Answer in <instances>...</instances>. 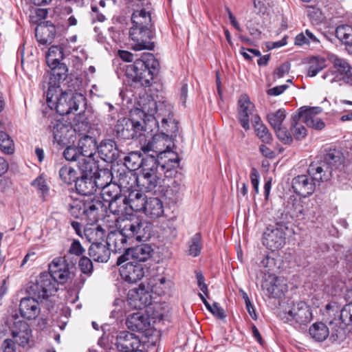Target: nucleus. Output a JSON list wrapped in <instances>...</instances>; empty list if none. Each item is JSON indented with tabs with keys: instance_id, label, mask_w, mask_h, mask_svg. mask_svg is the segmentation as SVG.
<instances>
[{
	"instance_id": "1",
	"label": "nucleus",
	"mask_w": 352,
	"mask_h": 352,
	"mask_svg": "<svg viewBox=\"0 0 352 352\" xmlns=\"http://www.w3.org/2000/svg\"><path fill=\"white\" fill-rule=\"evenodd\" d=\"M157 157L148 155L145 157V164L141 173L137 177L139 186L147 192L157 191L162 186V175L169 177L168 173L179 166V158L176 153L162 149L155 151Z\"/></svg>"
},
{
	"instance_id": "2",
	"label": "nucleus",
	"mask_w": 352,
	"mask_h": 352,
	"mask_svg": "<svg viewBox=\"0 0 352 352\" xmlns=\"http://www.w3.org/2000/svg\"><path fill=\"white\" fill-rule=\"evenodd\" d=\"M160 71V63L151 53H144L133 64L126 65V76L135 83L148 87Z\"/></svg>"
},
{
	"instance_id": "3",
	"label": "nucleus",
	"mask_w": 352,
	"mask_h": 352,
	"mask_svg": "<svg viewBox=\"0 0 352 352\" xmlns=\"http://www.w3.org/2000/svg\"><path fill=\"white\" fill-rule=\"evenodd\" d=\"M116 221L119 230L129 240L146 241L151 236V225L137 214H129Z\"/></svg>"
},
{
	"instance_id": "4",
	"label": "nucleus",
	"mask_w": 352,
	"mask_h": 352,
	"mask_svg": "<svg viewBox=\"0 0 352 352\" xmlns=\"http://www.w3.org/2000/svg\"><path fill=\"white\" fill-rule=\"evenodd\" d=\"M343 162L344 158L340 151L330 149L322 161L311 163L307 172L316 181H327L331 177L333 170L338 168Z\"/></svg>"
},
{
	"instance_id": "5",
	"label": "nucleus",
	"mask_w": 352,
	"mask_h": 352,
	"mask_svg": "<svg viewBox=\"0 0 352 352\" xmlns=\"http://www.w3.org/2000/svg\"><path fill=\"white\" fill-rule=\"evenodd\" d=\"M62 90L59 88L57 92H54L52 97L49 99L46 96L47 105L51 109H56L60 115H68L78 109L79 104L85 100L84 96L72 90L62 91L59 96L58 93Z\"/></svg>"
},
{
	"instance_id": "6",
	"label": "nucleus",
	"mask_w": 352,
	"mask_h": 352,
	"mask_svg": "<svg viewBox=\"0 0 352 352\" xmlns=\"http://www.w3.org/2000/svg\"><path fill=\"white\" fill-rule=\"evenodd\" d=\"M51 69L50 74L45 75L41 83V87L47 97L50 99L54 92L59 90L61 81L66 79L68 69L65 64L60 62L54 63L53 65L47 64Z\"/></svg>"
},
{
	"instance_id": "7",
	"label": "nucleus",
	"mask_w": 352,
	"mask_h": 352,
	"mask_svg": "<svg viewBox=\"0 0 352 352\" xmlns=\"http://www.w3.org/2000/svg\"><path fill=\"white\" fill-rule=\"evenodd\" d=\"M282 320L295 328L306 325L312 320L311 307L304 301L295 302L290 309L284 313Z\"/></svg>"
},
{
	"instance_id": "8",
	"label": "nucleus",
	"mask_w": 352,
	"mask_h": 352,
	"mask_svg": "<svg viewBox=\"0 0 352 352\" xmlns=\"http://www.w3.org/2000/svg\"><path fill=\"white\" fill-rule=\"evenodd\" d=\"M58 289V285L47 272L40 274L34 283H32L28 288L30 296L38 300H45L54 294Z\"/></svg>"
},
{
	"instance_id": "9",
	"label": "nucleus",
	"mask_w": 352,
	"mask_h": 352,
	"mask_svg": "<svg viewBox=\"0 0 352 352\" xmlns=\"http://www.w3.org/2000/svg\"><path fill=\"white\" fill-rule=\"evenodd\" d=\"M155 28H131L129 36L135 42L131 49L135 51L153 50L155 43L153 41V39L155 37Z\"/></svg>"
},
{
	"instance_id": "10",
	"label": "nucleus",
	"mask_w": 352,
	"mask_h": 352,
	"mask_svg": "<svg viewBox=\"0 0 352 352\" xmlns=\"http://www.w3.org/2000/svg\"><path fill=\"white\" fill-rule=\"evenodd\" d=\"M141 122L133 118H123L117 121L114 132L121 140L138 139L142 136Z\"/></svg>"
},
{
	"instance_id": "11",
	"label": "nucleus",
	"mask_w": 352,
	"mask_h": 352,
	"mask_svg": "<svg viewBox=\"0 0 352 352\" xmlns=\"http://www.w3.org/2000/svg\"><path fill=\"white\" fill-rule=\"evenodd\" d=\"M178 131V122L173 116L163 118L161 121L160 135L154 136V142H158V144L161 142H165L163 143V146H166V149L162 148V151L171 152V144L173 143L174 138L177 137Z\"/></svg>"
},
{
	"instance_id": "12",
	"label": "nucleus",
	"mask_w": 352,
	"mask_h": 352,
	"mask_svg": "<svg viewBox=\"0 0 352 352\" xmlns=\"http://www.w3.org/2000/svg\"><path fill=\"white\" fill-rule=\"evenodd\" d=\"M74 265L69 263L65 257H56L49 264L47 272L56 281V283L64 284L71 278Z\"/></svg>"
},
{
	"instance_id": "13",
	"label": "nucleus",
	"mask_w": 352,
	"mask_h": 352,
	"mask_svg": "<svg viewBox=\"0 0 352 352\" xmlns=\"http://www.w3.org/2000/svg\"><path fill=\"white\" fill-rule=\"evenodd\" d=\"M142 119L141 125L142 127V136H147L150 135L153 138V141L148 142L147 145L144 146L143 150L144 151L160 150L158 148V142H154V136L160 135V125L159 124V119L155 115H142Z\"/></svg>"
},
{
	"instance_id": "14",
	"label": "nucleus",
	"mask_w": 352,
	"mask_h": 352,
	"mask_svg": "<svg viewBox=\"0 0 352 352\" xmlns=\"http://www.w3.org/2000/svg\"><path fill=\"white\" fill-rule=\"evenodd\" d=\"M151 302L152 297L149 290L142 284L128 292L127 304L131 309L142 310L151 305Z\"/></svg>"
},
{
	"instance_id": "15",
	"label": "nucleus",
	"mask_w": 352,
	"mask_h": 352,
	"mask_svg": "<svg viewBox=\"0 0 352 352\" xmlns=\"http://www.w3.org/2000/svg\"><path fill=\"white\" fill-rule=\"evenodd\" d=\"M153 252V249L151 245L142 243L129 248L124 254L118 258L117 265H120L122 263L129 261V258L136 263H141L145 262L151 257Z\"/></svg>"
},
{
	"instance_id": "16",
	"label": "nucleus",
	"mask_w": 352,
	"mask_h": 352,
	"mask_svg": "<svg viewBox=\"0 0 352 352\" xmlns=\"http://www.w3.org/2000/svg\"><path fill=\"white\" fill-rule=\"evenodd\" d=\"M321 112L322 108L319 107H302L298 109V114L296 116L300 122L305 123L307 126L317 130H321L325 126L324 122L317 117Z\"/></svg>"
},
{
	"instance_id": "17",
	"label": "nucleus",
	"mask_w": 352,
	"mask_h": 352,
	"mask_svg": "<svg viewBox=\"0 0 352 352\" xmlns=\"http://www.w3.org/2000/svg\"><path fill=\"white\" fill-rule=\"evenodd\" d=\"M285 235L282 226H269L263 233V244L273 252L283 247L285 243Z\"/></svg>"
},
{
	"instance_id": "18",
	"label": "nucleus",
	"mask_w": 352,
	"mask_h": 352,
	"mask_svg": "<svg viewBox=\"0 0 352 352\" xmlns=\"http://www.w3.org/2000/svg\"><path fill=\"white\" fill-rule=\"evenodd\" d=\"M107 212V206L100 197H94L85 199L84 217L87 218L90 223L98 221Z\"/></svg>"
},
{
	"instance_id": "19",
	"label": "nucleus",
	"mask_w": 352,
	"mask_h": 352,
	"mask_svg": "<svg viewBox=\"0 0 352 352\" xmlns=\"http://www.w3.org/2000/svg\"><path fill=\"white\" fill-rule=\"evenodd\" d=\"M120 274L122 278L129 283H135L145 274V267L142 263L129 261L120 265Z\"/></svg>"
},
{
	"instance_id": "20",
	"label": "nucleus",
	"mask_w": 352,
	"mask_h": 352,
	"mask_svg": "<svg viewBox=\"0 0 352 352\" xmlns=\"http://www.w3.org/2000/svg\"><path fill=\"white\" fill-rule=\"evenodd\" d=\"M254 104L250 101L247 94H242L238 100V119L242 127L248 131L250 129V117L252 120L254 113Z\"/></svg>"
},
{
	"instance_id": "21",
	"label": "nucleus",
	"mask_w": 352,
	"mask_h": 352,
	"mask_svg": "<svg viewBox=\"0 0 352 352\" xmlns=\"http://www.w3.org/2000/svg\"><path fill=\"white\" fill-rule=\"evenodd\" d=\"M315 182H319L309 174L298 175L292 179V188L296 194L307 197L314 193L316 189Z\"/></svg>"
},
{
	"instance_id": "22",
	"label": "nucleus",
	"mask_w": 352,
	"mask_h": 352,
	"mask_svg": "<svg viewBox=\"0 0 352 352\" xmlns=\"http://www.w3.org/2000/svg\"><path fill=\"white\" fill-rule=\"evenodd\" d=\"M10 331L14 342L19 346H24L28 344L32 331L26 322L15 319L10 324Z\"/></svg>"
},
{
	"instance_id": "23",
	"label": "nucleus",
	"mask_w": 352,
	"mask_h": 352,
	"mask_svg": "<svg viewBox=\"0 0 352 352\" xmlns=\"http://www.w3.org/2000/svg\"><path fill=\"white\" fill-rule=\"evenodd\" d=\"M116 345L122 352H143L139 349L140 340L138 336L129 331H121L117 336Z\"/></svg>"
},
{
	"instance_id": "24",
	"label": "nucleus",
	"mask_w": 352,
	"mask_h": 352,
	"mask_svg": "<svg viewBox=\"0 0 352 352\" xmlns=\"http://www.w3.org/2000/svg\"><path fill=\"white\" fill-rule=\"evenodd\" d=\"M49 129L52 132L54 141L58 144H65L70 142L72 136V125L60 120H55L51 122Z\"/></svg>"
},
{
	"instance_id": "25",
	"label": "nucleus",
	"mask_w": 352,
	"mask_h": 352,
	"mask_svg": "<svg viewBox=\"0 0 352 352\" xmlns=\"http://www.w3.org/2000/svg\"><path fill=\"white\" fill-rule=\"evenodd\" d=\"M38 300L31 297L23 298L19 303V313L21 316L26 320L36 319L41 312Z\"/></svg>"
},
{
	"instance_id": "26",
	"label": "nucleus",
	"mask_w": 352,
	"mask_h": 352,
	"mask_svg": "<svg viewBox=\"0 0 352 352\" xmlns=\"http://www.w3.org/2000/svg\"><path fill=\"white\" fill-rule=\"evenodd\" d=\"M100 186H102L100 176L95 179L92 176L82 175L75 182L76 191L84 196L91 195Z\"/></svg>"
},
{
	"instance_id": "27",
	"label": "nucleus",
	"mask_w": 352,
	"mask_h": 352,
	"mask_svg": "<svg viewBox=\"0 0 352 352\" xmlns=\"http://www.w3.org/2000/svg\"><path fill=\"white\" fill-rule=\"evenodd\" d=\"M97 152L100 158L108 163H113L120 156V151L115 141L112 140H102L97 147Z\"/></svg>"
},
{
	"instance_id": "28",
	"label": "nucleus",
	"mask_w": 352,
	"mask_h": 352,
	"mask_svg": "<svg viewBox=\"0 0 352 352\" xmlns=\"http://www.w3.org/2000/svg\"><path fill=\"white\" fill-rule=\"evenodd\" d=\"M262 288L266 291V294L272 298H280L287 290L285 284H281L279 278L269 274L262 283Z\"/></svg>"
},
{
	"instance_id": "29",
	"label": "nucleus",
	"mask_w": 352,
	"mask_h": 352,
	"mask_svg": "<svg viewBox=\"0 0 352 352\" xmlns=\"http://www.w3.org/2000/svg\"><path fill=\"white\" fill-rule=\"evenodd\" d=\"M127 327L133 331L143 332L150 326V319L148 315L141 310L130 314L126 320Z\"/></svg>"
},
{
	"instance_id": "30",
	"label": "nucleus",
	"mask_w": 352,
	"mask_h": 352,
	"mask_svg": "<svg viewBox=\"0 0 352 352\" xmlns=\"http://www.w3.org/2000/svg\"><path fill=\"white\" fill-rule=\"evenodd\" d=\"M129 240L119 230L116 232H111L107 238V245L109 246L110 251L115 253L126 252L129 250L127 247V241Z\"/></svg>"
},
{
	"instance_id": "31",
	"label": "nucleus",
	"mask_w": 352,
	"mask_h": 352,
	"mask_svg": "<svg viewBox=\"0 0 352 352\" xmlns=\"http://www.w3.org/2000/svg\"><path fill=\"white\" fill-rule=\"evenodd\" d=\"M327 59L333 64V69L342 80L352 79V67L346 60L331 53L327 54Z\"/></svg>"
},
{
	"instance_id": "32",
	"label": "nucleus",
	"mask_w": 352,
	"mask_h": 352,
	"mask_svg": "<svg viewBox=\"0 0 352 352\" xmlns=\"http://www.w3.org/2000/svg\"><path fill=\"white\" fill-rule=\"evenodd\" d=\"M55 26L48 21L39 25L35 30V36L37 41L41 45L51 44L56 35Z\"/></svg>"
},
{
	"instance_id": "33",
	"label": "nucleus",
	"mask_w": 352,
	"mask_h": 352,
	"mask_svg": "<svg viewBox=\"0 0 352 352\" xmlns=\"http://www.w3.org/2000/svg\"><path fill=\"white\" fill-rule=\"evenodd\" d=\"M143 211L148 218L158 219L162 217L164 212L163 202L157 197H148L146 199Z\"/></svg>"
},
{
	"instance_id": "34",
	"label": "nucleus",
	"mask_w": 352,
	"mask_h": 352,
	"mask_svg": "<svg viewBox=\"0 0 352 352\" xmlns=\"http://www.w3.org/2000/svg\"><path fill=\"white\" fill-rule=\"evenodd\" d=\"M89 255L96 262L106 263L109 259L111 252L107 243L94 241L89 248Z\"/></svg>"
},
{
	"instance_id": "35",
	"label": "nucleus",
	"mask_w": 352,
	"mask_h": 352,
	"mask_svg": "<svg viewBox=\"0 0 352 352\" xmlns=\"http://www.w3.org/2000/svg\"><path fill=\"white\" fill-rule=\"evenodd\" d=\"M126 193L129 208L135 212L143 210L148 197L137 189L131 190L129 188Z\"/></svg>"
},
{
	"instance_id": "36",
	"label": "nucleus",
	"mask_w": 352,
	"mask_h": 352,
	"mask_svg": "<svg viewBox=\"0 0 352 352\" xmlns=\"http://www.w3.org/2000/svg\"><path fill=\"white\" fill-rule=\"evenodd\" d=\"M123 179H120V185H118L113 182L106 183L103 184L102 183V186H99L100 189V195L101 198L103 199V202L108 205V204L113 199L118 197L122 194L121 185L123 184L122 180Z\"/></svg>"
},
{
	"instance_id": "37",
	"label": "nucleus",
	"mask_w": 352,
	"mask_h": 352,
	"mask_svg": "<svg viewBox=\"0 0 352 352\" xmlns=\"http://www.w3.org/2000/svg\"><path fill=\"white\" fill-rule=\"evenodd\" d=\"M78 148L81 154L84 157H94L97 152V142L95 138L84 135L78 142Z\"/></svg>"
},
{
	"instance_id": "38",
	"label": "nucleus",
	"mask_w": 352,
	"mask_h": 352,
	"mask_svg": "<svg viewBox=\"0 0 352 352\" xmlns=\"http://www.w3.org/2000/svg\"><path fill=\"white\" fill-rule=\"evenodd\" d=\"M131 28H154L151 13L144 10L134 11L131 16Z\"/></svg>"
},
{
	"instance_id": "39",
	"label": "nucleus",
	"mask_w": 352,
	"mask_h": 352,
	"mask_svg": "<svg viewBox=\"0 0 352 352\" xmlns=\"http://www.w3.org/2000/svg\"><path fill=\"white\" fill-rule=\"evenodd\" d=\"M107 206V209L113 214L120 215L127 212L129 209L126 193H122L112 199Z\"/></svg>"
},
{
	"instance_id": "40",
	"label": "nucleus",
	"mask_w": 352,
	"mask_h": 352,
	"mask_svg": "<svg viewBox=\"0 0 352 352\" xmlns=\"http://www.w3.org/2000/svg\"><path fill=\"white\" fill-rule=\"evenodd\" d=\"M252 124L256 136L264 143L270 144L272 141V134L267 127L262 122L258 115H254L252 118Z\"/></svg>"
},
{
	"instance_id": "41",
	"label": "nucleus",
	"mask_w": 352,
	"mask_h": 352,
	"mask_svg": "<svg viewBox=\"0 0 352 352\" xmlns=\"http://www.w3.org/2000/svg\"><path fill=\"white\" fill-rule=\"evenodd\" d=\"M183 192L181 184L174 181L164 190V195L170 203L176 204L182 199Z\"/></svg>"
},
{
	"instance_id": "42",
	"label": "nucleus",
	"mask_w": 352,
	"mask_h": 352,
	"mask_svg": "<svg viewBox=\"0 0 352 352\" xmlns=\"http://www.w3.org/2000/svg\"><path fill=\"white\" fill-rule=\"evenodd\" d=\"M65 201L68 211L72 217L76 219L84 217L85 199L69 197L66 198Z\"/></svg>"
},
{
	"instance_id": "43",
	"label": "nucleus",
	"mask_w": 352,
	"mask_h": 352,
	"mask_svg": "<svg viewBox=\"0 0 352 352\" xmlns=\"http://www.w3.org/2000/svg\"><path fill=\"white\" fill-rule=\"evenodd\" d=\"M309 333L312 339L316 342L324 341L329 334V328L323 322H315L309 329Z\"/></svg>"
},
{
	"instance_id": "44",
	"label": "nucleus",
	"mask_w": 352,
	"mask_h": 352,
	"mask_svg": "<svg viewBox=\"0 0 352 352\" xmlns=\"http://www.w3.org/2000/svg\"><path fill=\"white\" fill-rule=\"evenodd\" d=\"M72 128V133H77L83 136L91 129V124L85 113H79L75 117Z\"/></svg>"
},
{
	"instance_id": "45",
	"label": "nucleus",
	"mask_w": 352,
	"mask_h": 352,
	"mask_svg": "<svg viewBox=\"0 0 352 352\" xmlns=\"http://www.w3.org/2000/svg\"><path fill=\"white\" fill-rule=\"evenodd\" d=\"M327 67V60L322 56H312L309 60L307 76H316L320 71Z\"/></svg>"
},
{
	"instance_id": "46",
	"label": "nucleus",
	"mask_w": 352,
	"mask_h": 352,
	"mask_svg": "<svg viewBox=\"0 0 352 352\" xmlns=\"http://www.w3.org/2000/svg\"><path fill=\"white\" fill-rule=\"evenodd\" d=\"M145 164V157H142L138 152H131L124 157V165L131 170H135L139 168L143 169Z\"/></svg>"
},
{
	"instance_id": "47",
	"label": "nucleus",
	"mask_w": 352,
	"mask_h": 352,
	"mask_svg": "<svg viewBox=\"0 0 352 352\" xmlns=\"http://www.w3.org/2000/svg\"><path fill=\"white\" fill-rule=\"evenodd\" d=\"M157 105L158 104L155 100L151 96H147L140 102L141 109L136 110L137 114L139 115L140 117H141L142 115H155V112L157 111Z\"/></svg>"
},
{
	"instance_id": "48",
	"label": "nucleus",
	"mask_w": 352,
	"mask_h": 352,
	"mask_svg": "<svg viewBox=\"0 0 352 352\" xmlns=\"http://www.w3.org/2000/svg\"><path fill=\"white\" fill-rule=\"evenodd\" d=\"M78 167L82 172V175L92 176V173L96 168L94 157L81 156L78 161Z\"/></svg>"
},
{
	"instance_id": "49",
	"label": "nucleus",
	"mask_w": 352,
	"mask_h": 352,
	"mask_svg": "<svg viewBox=\"0 0 352 352\" xmlns=\"http://www.w3.org/2000/svg\"><path fill=\"white\" fill-rule=\"evenodd\" d=\"M286 118L284 109H279L275 112H270L267 115V120L274 129L282 126V124Z\"/></svg>"
},
{
	"instance_id": "50",
	"label": "nucleus",
	"mask_w": 352,
	"mask_h": 352,
	"mask_svg": "<svg viewBox=\"0 0 352 352\" xmlns=\"http://www.w3.org/2000/svg\"><path fill=\"white\" fill-rule=\"evenodd\" d=\"M0 151L6 155L14 152V143L11 137L6 132L0 131Z\"/></svg>"
},
{
	"instance_id": "51",
	"label": "nucleus",
	"mask_w": 352,
	"mask_h": 352,
	"mask_svg": "<svg viewBox=\"0 0 352 352\" xmlns=\"http://www.w3.org/2000/svg\"><path fill=\"white\" fill-rule=\"evenodd\" d=\"M336 36L342 43L352 45V27L351 25L338 26L336 30Z\"/></svg>"
},
{
	"instance_id": "52",
	"label": "nucleus",
	"mask_w": 352,
	"mask_h": 352,
	"mask_svg": "<svg viewBox=\"0 0 352 352\" xmlns=\"http://www.w3.org/2000/svg\"><path fill=\"white\" fill-rule=\"evenodd\" d=\"M76 171L70 166H63L59 170V177L60 179L67 184H72L76 182L78 177Z\"/></svg>"
},
{
	"instance_id": "53",
	"label": "nucleus",
	"mask_w": 352,
	"mask_h": 352,
	"mask_svg": "<svg viewBox=\"0 0 352 352\" xmlns=\"http://www.w3.org/2000/svg\"><path fill=\"white\" fill-rule=\"evenodd\" d=\"M63 56V48L60 45H52L47 53L46 62L47 64L53 65L54 63L60 62Z\"/></svg>"
},
{
	"instance_id": "54",
	"label": "nucleus",
	"mask_w": 352,
	"mask_h": 352,
	"mask_svg": "<svg viewBox=\"0 0 352 352\" xmlns=\"http://www.w3.org/2000/svg\"><path fill=\"white\" fill-rule=\"evenodd\" d=\"M300 122L296 115L292 117L290 129L295 139L298 140L303 139L307 135L306 128Z\"/></svg>"
},
{
	"instance_id": "55",
	"label": "nucleus",
	"mask_w": 352,
	"mask_h": 352,
	"mask_svg": "<svg viewBox=\"0 0 352 352\" xmlns=\"http://www.w3.org/2000/svg\"><path fill=\"white\" fill-rule=\"evenodd\" d=\"M201 234L196 233L188 242V254L196 257L199 255L201 250Z\"/></svg>"
},
{
	"instance_id": "56",
	"label": "nucleus",
	"mask_w": 352,
	"mask_h": 352,
	"mask_svg": "<svg viewBox=\"0 0 352 352\" xmlns=\"http://www.w3.org/2000/svg\"><path fill=\"white\" fill-rule=\"evenodd\" d=\"M173 107L168 102H160L157 105V111L155 112L157 118L162 121L163 118L173 116Z\"/></svg>"
},
{
	"instance_id": "57",
	"label": "nucleus",
	"mask_w": 352,
	"mask_h": 352,
	"mask_svg": "<svg viewBox=\"0 0 352 352\" xmlns=\"http://www.w3.org/2000/svg\"><path fill=\"white\" fill-rule=\"evenodd\" d=\"M340 319L345 326L352 327V303H348L342 307Z\"/></svg>"
},
{
	"instance_id": "58",
	"label": "nucleus",
	"mask_w": 352,
	"mask_h": 352,
	"mask_svg": "<svg viewBox=\"0 0 352 352\" xmlns=\"http://www.w3.org/2000/svg\"><path fill=\"white\" fill-rule=\"evenodd\" d=\"M276 136L280 141L285 144H290L293 142V138L288 130L283 126L274 129Z\"/></svg>"
},
{
	"instance_id": "59",
	"label": "nucleus",
	"mask_w": 352,
	"mask_h": 352,
	"mask_svg": "<svg viewBox=\"0 0 352 352\" xmlns=\"http://www.w3.org/2000/svg\"><path fill=\"white\" fill-rule=\"evenodd\" d=\"M63 155L67 161H78L81 157L78 146H69L63 151Z\"/></svg>"
},
{
	"instance_id": "60",
	"label": "nucleus",
	"mask_w": 352,
	"mask_h": 352,
	"mask_svg": "<svg viewBox=\"0 0 352 352\" xmlns=\"http://www.w3.org/2000/svg\"><path fill=\"white\" fill-rule=\"evenodd\" d=\"M273 254V252L270 254H267L261 261L262 266L267 269L268 273L278 267L276 260L272 256Z\"/></svg>"
},
{
	"instance_id": "61",
	"label": "nucleus",
	"mask_w": 352,
	"mask_h": 352,
	"mask_svg": "<svg viewBox=\"0 0 352 352\" xmlns=\"http://www.w3.org/2000/svg\"><path fill=\"white\" fill-rule=\"evenodd\" d=\"M79 267L83 274L89 275L92 273L94 269L91 261L86 256H83L80 259Z\"/></svg>"
},
{
	"instance_id": "62",
	"label": "nucleus",
	"mask_w": 352,
	"mask_h": 352,
	"mask_svg": "<svg viewBox=\"0 0 352 352\" xmlns=\"http://www.w3.org/2000/svg\"><path fill=\"white\" fill-rule=\"evenodd\" d=\"M32 186L36 188L42 194H45L49 190V188L46 184L45 179L42 176H39L33 180L32 182Z\"/></svg>"
},
{
	"instance_id": "63",
	"label": "nucleus",
	"mask_w": 352,
	"mask_h": 352,
	"mask_svg": "<svg viewBox=\"0 0 352 352\" xmlns=\"http://www.w3.org/2000/svg\"><path fill=\"white\" fill-rule=\"evenodd\" d=\"M290 69V64L288 63H284L277 67L274 72V76L276 78H281L285 76V74H288Z\"/></svg>"
},
{
	"instance_id": "64",
	"label": "nucleus",
	"mask_w": 352,
	"mask_h": 352,
	"mask_svg": "<svg viewBox=\"0 0 352 352\" xmlns=\"http://www.w3.org/2000/svg\"><path fill=\"white\" fill-rule=\"evenodd\" d=\"M84 252L85 250L80 243L78 240H74L70 245L69 253L79 256L82 255Z\"/></svg>"
}]
</instances>
